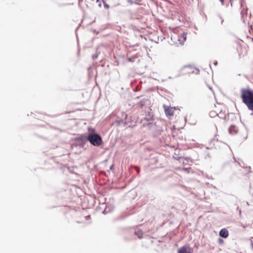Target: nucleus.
I'll use <instances>...</instances> for the list:
<instances>
[{
  "label": "nucleus",
  "instance_id": "7ed1b4c3",
  "mask_svg": "<svg viewBox=\"0 0 253 253\" xmlns=\"http://www.w3.org/2000/svg\"><path fill=\"white\" fill-rule=\"evenodd\" d=\"M186 40V34L183 33L180 35H174L171 37V40L172 41L171 44L176 46L183 45Z\"/></svg>",
  "mask_w": 253,
  "mask_h": 253
},
{
  "label": "nucleus",
  "instance_id": "39448f33",
  "mask_svg": "<svg viewBox=\"0 0 253 253\" xmlns=\"http://www.w3.org/2000/svg\"><path fill=\"white\" fill-rule=\"evenodd\" d=\"M178 253H192L193 249L189 246H185L181 247L178 250Z\"/></svg>",
  "mask_w": 253,
  "mask_h": 253
},
{
  "label": "nucleus",
  "instance_id": "f257e3e1",
  "mask_svg": "<svg viewBox=\"0 0 253 253\" xmlns=\"http://www.w3.org/2000/svg\"><path fill=\"white\" fill-rule=\"evenodd\" d=\"M241 92L243 102L249 110L253 111V91L242 88Z\"/></svg>",
  "mask_w": 253,
  "mask_h": 253
},
{
  "label": "nucleus",
  "instance_id": "f8f14e48",
  "mask_svg": "<svg viewBox=\"0 0 253 253\" xmlns=\"http://www.w3.org/2000/svg\"><path fill=\"white\" fill-rule=\"evenodd\" d=\"M222 4H224V0H219Z\"/></svg>",
  "mask_w": 253,
  "mask_h": 253
},
{
  "label": "nucleus",
  "instance_id": "9b49d317",
  "mask_svg": "<svg viewBox=\"0 0 253 253\" xmlns=\"http://www.w3.org/2000/svg\"><path fill=\"white\" fill-rule=\"evenodd\" d=\"M104 7L105 8L108 9L109 8V6L107 4L104 3Z\"/></svg>",
  "mask_w": 253,
  "mask_h": 253
},
{
  "label": "nucleus",
  "instance_id": "423d86ee",
  "mask_svg": "<svg viewBox=\"0 0 253 253\" xmlns=\"http://www.w3.org/2000/svg\"><path fill=\"white\" fill-rule=\"evenodd\" d=\"M195 71H197V70L192 66H186L183 69V72L187 74L194 73Z\"/></svg>",
  "mask_w": 253,
  "mask_h": 253
},
{
  "label": "nucleus",
  "instance_id": "f03ea898",
  "mask_svg": "<svg viewBox=\"0 0 253 253\" xmlns=\"http://www.w3.org/2000/svg\"><path fill=\"white\" fill-rule=\"evenodd\" d=\"M80 138L82 139L87 140L92 145L95 146H99L102 143L101 137L96 133H91L88 135L83 134L80 136Z\"/></svg>",
  "mask_w": 253,
  "mask_h": 253
},
{
  "label": "nucleus",
  "instance_id": "20e7f679",
  "mask_svg": "<svg viewBox=\"0 0 253 253\" xmlns=\"http://www.w3.org/2000/svg\"><path fill=\"white\" fill-rule=\"evenodd\" d=\"M237 50L240 57H244L247 55L248 51L247 48L245 46H243L240 44H237Z\"/></svg>",
  "mask_w": 253,
  "mask_h": 253
},
{
  "label": "nucleus",
  "instance_id": "4468645a",
  "mask_svg": "<svg viewBox=\"0 0 253 253\" xmlns=\"http://www.w3.org/2000/svg\"><path fill=\"white\" fill-rule=\"evenodd\" d=\"M102 0V1H103V0ZM99 1H100V0H96V1H97V2H99Z\"/></svg>",
  "mask_w": 253,
  "mask_h": 253
},
{
  "label": "nucleus",
  "instance_id": "0eeeda50",
  "mask_svg": "<svg viewBox=\"0 0 253 253\" xmlns=\"http://www.w3.org/2000/svg\"><path fill=\"white\" fill-rule=\"evenodd\" d=\"M164 107L165 109V114L167 116H171L173 115L174 110L172 108L169 106H166V105H164Z\"/></svg>",
  "mask_w": 253,
  "mask_h": 253
},
{
  "label": "nucleus",
  "instance_id": "2eb2a0df",
  "mask_svg": "<svg viewBox=\"0 0 253 253\" xmlns=\"http://www.w3.org/2000/svg\"><path fill=\"white\" fill-rule=\"evenodd\" d=\"M243 18L244 21H245V18L244 16H243Z\"/></svg>",
  "mask_w": 253,
  "mask_h": 253
},
{
  "label": "nucleus",
  "instance_id": "dca6fc26",
  "mask_svg": "<svg viewBox=\"0 0 253 253\" xmlns=\"http://www.w3.org/2000/svg\"><path fill=\"white\" fill-rule=\"evenodd\" d=\"M137 171H138V172L139 171V169H137Z\"/></svg>",
  "mask_w": 253,
  "mask_h": 253
},
{
  "label": "nucleus",
  "instance_id": "9d476101",
  "mask_svg": "<svg viewBox=\"0 0 253 253\" xmlns=\"http://www.w3.org/2000/svg\"><path fill=\"white\" fill-rule=\"evenodd\" d=\"M218 242L220 244H222L223 243L224 241L222 239H218Z\"/></svg>",
  "mask_w": 253,
  "mask_h": 253
},
{
  "label": "nucleus",
  "instance_id": "ddd939ff",
  "mask_svg": "<svg viewBox=\"0 0 253 253\" xmlns=\"http://www.w3.org/2000/svg\"><path fill=\"white\" fill-rule=\"evenodd\" d=\"M99 6L100 7H101V3L100 2L99 3Z\"/></svg>",
  "mask_w": 253,
  "mask_h": 253
},
{
  "label": "nucleus",
  "instance_id": "1a4fd4ad",
  "mask_svg": "<svg viewBox=\"0 0 253 253\" xmlns=\"http://www.w3.org/2000/svg\"><path fill=\"white\" fill-rule=\"evenodd\" d=\"M216 108L214 107L212 110L210 112V115L211 117H214L218 115L217 111L216 110Z\"/></svg>",
  "mask_w": 253,
  "mask_h": 253
},
{
  "label": "nucleus",
  "instance_id": "6e6552de",
  "mask_svg": "<svg viewBox=\"0 0 253 253\" xmlns=\"http://www.w3.org/2000/svg\"><path fill=\"white\" fill-rule=\"evenodd\" d=\"M229 232L226 228L222 229L219 232V236L222 238H226L228 237Z\"/></svg>",
  "mask_w": 253,
  "mask_h": 253
}]
</instances>
